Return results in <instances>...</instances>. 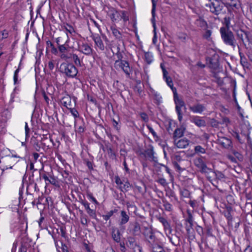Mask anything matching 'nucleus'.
<instances>
[{
	"instance_id": "49530a36",
	"label": "nucleus",
	"mask_w": 252,
	"mask_h": 252,
	"mask_svg": "<svg viewBox=\"0 0 252 252\" xmlns=\"http://www.w3.org/2000/svg\"><path fill=\"white\" fill-rule=\"evenodd\" d=\"M72 60L76 65L81 66L80 60L76 54L72 55Z\"/></svg>"
},
{
	"instance_id": "5701e85b",
	"label": "nucleus",
	"mask_w": 252,
	"mask_h": 252,
	"mask_svg": "<svg viewBox=\"0 0 252 252\" xmlns=\"http://www.w3.org/2000/svg\"><path fill=\"white\" fill-rule=\"evenodd\" d=\"M206 61L209 62L210 67L213 69H217L219 67L218 57L216 58L215 56L212 58H207Z\"/></svg>"
},
{
	"instance_id": "ea45409f",
	"label": "nucleus",
	"mask_w": 252,
	"mask_h": 252,
	"mask_svg": "<svg viewBox=\"0 0 252 252\" xmlns=\"http://www.w3.org/2000/svg\"><path fill=\"white\" fill-rule=\"evenodd\" d=\"M79 211L81 215L80 217L81 224L84 225H87L88 220L87 215L84 214L82 211L80 210Z\"/></svg>"
},
{
	"instance_id": "bf43d9fd",
	"label": "nucleus",
	"mask_w": 252,
	"mask_h": 252,
	"mask_svg": "<svg viewBox=\"0 0 252 252\" xmlns=\"http://www.w3.org/2000/svg\"><path fill=\"white\" fill-rule=\"evenodd\" d=\"M116 56L118 58V60L115 62V63H117L121 62V60H122V58H123V56L121 53L120 51L117 52L116 53Z\"/></svg>"
},
{
	"instance_id": "c756f323",
	"label": "nucleus",
	"mask_w": 252,
	"mask_h": 252,
	"mask_svg": "<svg viewBox=\"0 0 252 252\" xmlns=\"http://www.w3.org/2000/svg\"><path fill=\"white\" fill-rule=\"evenodd\" d=\"M111 30L112 31L113 35L116 37V39H118L120 41L123 40L122 34L118 29H117L115 27H111Z\"/></svg>"
},
{
	"instance_id": "473e14b6",
	"label": "nucleus",
	"mask_w": 252,
	"mask_h": 252,
	"mask_svg": "<svg viewBox=\"0 0 252 252\" xmlns=\"http://www.w3.org/2000/svg\"><path fill=\"white\" fill-rule=\"evenodd\" d=\"M172 120L171 119H168L165 121L164 126L166 127L167 131L170 134H172V129L171 128Z\"/></svg>"
},
{
	"instance_id": "393cba45",
	"label": "nucleus",
	"mask_w": 252,
	"mask_h": 252,
	"mask_svg": "<svg viewBox=\"0 0 252 252\" xmlns=\"http://www.w3.org/2000/svg\"><path fill=\"white\" fill-rule=\"evenodd\" d=\"M129 217L128 215L127 214L126 212L124 210L121 211L120 224L121 225L125 224L129 221Z\"/></svg>"
},
{
	"instance_id": "a18cd8bd",
	"label": "nucleus",
	"mask_w": 252,
	"mask_h": 252,
	"mask_svg": "<svg viewBox=\"0 0 252 252\" xmlns=\"http://www.w3.org/2000/svg\"><path fill=\"white\" fill-rule=\"evenodd\" d=\"M232 153L234 155V157L238 159L239 161H242L243 159V156L242 154H241L239 152L235 151L233 150Z\"/></svg>"
},
{
	"instance_id": "4c0bfd02",
	"label": "nucleus",
	"mask_w": 252,
	"mask_h": 252,
	"mask_svg": "<svg viewBox=\"0 0 252 252\" xmlns=\"http://www.w3.org/2000/svg\"><path fill=\"white\" fill-rule=\"evenodd\" d=\"M239 56L240 57V63L243 66L245 67L247 66L248 65V62L247 61V59L245 57V55L244 54H243L242 52L239 51Z\"/></svg>"
},
{
	"instance_id": "f8f14e48",
	"label": "nucleus",
	"mask_w": 252,
	"mask_h": 252,
	"mask_svg": "<svg viewBox=\"0 0 252 252\" xmlns=\"http://www.w3.org/2000/svg\"><path fill=\"white\" fill-rule=\"evenodd\" d=\"M217 143L225 149H229L232 147L231 140L224 137L219 138L217 140Z\"/></svg>"
},
{
	"instance_id": "c85d7f7f",
	"label": "nucleus",
	"mask_w": 252,
	"mask_h": 252,
	"mask_svg": "<svg viewBox=\"0 0 252 252\" xmlns=\"http://www.w3.org/2000/svg\"><path fill=\"white\" fill-rule=\"evenodd\" d=\"M132 225L133 226L131 230L132 234L134 235H138L140 232L141 229L139 223L138 222L135 221L132 224Z\"/></svg>"
},
{
	"instance_id": "c9c22d12",
	"label": "nucleus",
	"mask_w": 252,
	"mask_h": 252,
	"mask_svg": "<svg viewBox=\"0 0 252 252\" xmlns=\"http://www.w3.org/2000/svg\"><path fill=\"white\" fill-rule=\"evenodd\" d=\"M187 217L185 219V222L186 223H193V218L191 212L188 210L187 211Z\"/></svg>"
},
{
	"instance_id": "13d9d810",
	"label": "nucleus",
	"mask_w": 252,
	"mask_h": 252,
	"mask_svg": "<svg viewBox=\"0 0 252 252\" xmlns=\"http://www.w3.org/2000/svg\"><path fill=\"white\" fill-rule=\"evenodd\" d=\"M87 196L92 200V201L96 204H98V202L95 199V198L93 196L92 193L88 192L87 193Z\"/></svg>"
},
{
	"instance_id": "2f4dec72",
	"label": "nucleus",
	"mask_w": 252,
	"mask_h": 252,
	"mask_svg": "<svg viewBox=\"0 0 252 252\" xmlns=\"http://www.w3.org/2000/svg\"><path fill=\"white\" fill-rule=\"evenodd\" d=\"M34 175L33 174V172L32 173V176L30 177V185H33L34 189L35 191H39V189L38 188L37 185V181L36 180V179L34 178Z\"/></svg>"
},
{
	"instance_id": "052dcab7",
	"label": "nucleus",
	"mask_w": 252,
	"mask_h": 252,
	"mask_svg": "<svg viewBox=\"0 0 252 252\" xmlns=\"http://www.w3.org/2000/svg\"><path fill=\"white\" fill-rule=\"evenodd\" d=\"M147 127L148 128L150 132L152 134L153 136L155 138H158V136L157 134H156V132L154 131V130L153 129V128L149 125H147Z\"/></svg>"
},
{
	"instance_id": "39448f33",
	"label": "nucleus",
	"mask_w": 252,
	"mask_h": 252,
	"mask_svg": "<svg viewBox=\"0 0 252 252\" xmlns=\"http://www.w3.org/2000/svg\"><path fill=\"white\" fill-rule=\"evenodd\" d=\"M148 246L156 244L158 239L156 237L152 227H145L143 233Z\"/></svg>"
},
{
	"instance_id": "72a5a7b5",
	"label": "nucleus",
	"mask_w": 252,
	"mask_h": 252,
	"mask_svg": "<svg viewBox=\"0 0 252 252\" xmlns=\"http://www.w3.org/2000/svg\"><path fill=\"white\" fill-rule=\"evenodd\" d=\"M183 108H178V107H175L176 112L178 116V120L180 122V123L183 122V112L182 110Z\"/></svg>"
},
{
	"instance_id": "423d86ee",
	"label": "nucleus",
	"mask_w": 252,
	"mask_h": 252,
	"mask_svg": "<svg viewBox=\"0 0 252 252\" xmlns=\"http://www.w3.org/2000/svg\"><path fill=\"white\" fill-rule=\"evenodd\" d=\"M155 152L154 148L151 145H149L148 147L143 152H141L140 155H143L145 158H147L152 161L157 162V158L154 156Z\"/></svg>"
},
{
	"instance_id": "a211bd4d",
	"label": "nucleus",
	"mask_w": 252,
	"mask_h": 252,
	"mask_svg": "<svg viewBox=\"0 0 252 252\" xmlns=\"http://www.w3.org/2000/svg\"><path fill=\"white\" fill-rule=\"evenodd\" d=\"M180 124L181 126L177 128L175 130H174V138H180L184 135V132L186 130V125L184 123Z\"/></svg>"
},
{
	"instance_id": "c03bdc74",
	"label": "nucleus",
	"mask_w": 252,
	"mask_h": 252,
	"mask_svg": "<svg viewBox=\"0 0 252 252\" xmlns=\"http://www.w3.org/2000/svg\"><path fill=\"white\" fill-rule=\"evenodd\" d=\"M194 151L196 154H204L206 153L205 149L200 145L196 146L194 147Z\"/></svg>"
},
{
	"instance_id": "dca6fc26",
	"label": "nucleus",
	"mask_w": 252,
	"mask_h": 252,
	"mask_svg": "<svg viewBox=\"0 0 252 252\" xmlns=\"http://www.w3.org/2000/svg\"><path fill=\"white\" fill-rule=\"evenodd\" d=\"M189 109L191 111L196 113H201L205 110V106L203 104L200 103H197L192 106L189 105Z\"/></svg>"
},
{
	"instance_id": "de8ad7c7",
	"label": "nucleus",
	"mask_w": 252,
	"mask_h": 252,
	"mask_svg": "<svg viewBox=\"0 0 252 252\" xmlns=\"http://www.w3.org/2000/svg\"><path fill=\"white\" fill-rule=\"evenodd\" d=\"M51 44V52L52 54H54L55 55H56L57 54V53H58V51L57 50V49L55 47L53 43L52 42H51L50 41H47V45H49V44Z\"/></svg>"
},
{
	"instance_id": "e2e57ef3",
	"label": "nucleus",
	"mask_w": 252,
	"mask_h": 252,
	"mask_svg": "<svg viewBox=\"0 0 252 252\" xmlns=\"http://www.w3.org/2000/svg\"><path fill=\"white\" fill-rule=\"evenodd\" d=\"M211 33H212L211 31L208 30L205 32V33L204 34L203 37L205 39L209 40L211 35Z\"/></svg>"
},
{
	"instance_id": "4468645a",
	"label": "nucleus",
	"mask_w": 252,
	"mask_h": 252,
	"mask_svg": "<svg viewBox=\"0 0 252 252\" xmlns=\"http://www.w3.org/2000/svg\"><path fill=\"white\" fill-rule=\"evenodd\" d=\"M177 139L174 138V150L177 148H185L189 144V141L187 139H182L176 141Z\"/></svg>"
},
{
	"instance_id": "cd10ccee",
	"label": "nucleus",
	"mask_w": 252,
	"mask_h": 252,
	"mask_svg": "<svg viewBox=\"0 0 252 252\" xmlns=\"http://www.w3.org/2000/svg\"><path fill=\"white\" fill-rule=\"evenodd\" d=\"M193 223H186V229L188 235L189 237L194 236V230L193 228Z\"/></svg>"
},
{
	"instance_id": "0e129e2a",
	"label": "nucleus",
	"mask_w": 252,
	"mask_h": 252,
	"mask_svg": "<svg viewBox=\"0 0 252 252\" xmlns=\"http://www.w3.org/2000/svg\"><path fill=\"white\" fill-rule=\"evenodd\" d=\"M60 231L61 233V236L62 237L65 238L66 237V230L65 227L61 226L60 227Z\"/></svg>"
},
{
	"instance_id": "e433bc0d",
	"label": "nucleus",
	"mask_w": 252,
	"mask_h": 252,
	"mask_svg": "<svg viewBox=\"0 0 252 252\" xmlns=\"http://www.w3.org/2000/svg\"><path fill=\"white\" fill-rule=\"evenodd\" d=\"M184 162H180L179 163L175 162L174 161V168L177 169V171L180 172L181 171L185 170L186 167L183 165Z\"/></svg>"
},
{
	"instance_id": "3c124183",
	"label": "nucleus",
	"mask_w": 252,
	"mask_h": 252,
	"mask_svg": "<svg viewBox=\"0 0 252 252\" xmlns=\"http://www.w3.org/2000/svg\"><path fill=\"white\" fill-rule=\"evenodd\" d=\"M20 70L19 67L15 71L14 74V83L16 84L18 83V73Z\"/></svg>"
},
{
	"instance_id": "680f3d73",
	"label": "nucleus",
	"mask_w": 252,
	"mask_h": 252,
	"mask_svg": "<svg viewBox=\"0 0 252 252\" xmlns=\"http://www.w3.org/2000/svg\"><path fill=\"white\" fill-rule=\"evenodd\" d=\"M210 125L212 127H217L219 126V123L215 119L213 118L211 119Z\"/></svg>"
},
{
	"instance_id": "6ab92c4d",
	"label": "nucleus",
	"mask_w": 252,
	"mask_h": 252,
	"mask_svg": "<svg viewBox=\"0 0 252 252\" xmlns=\"http://www.w3.org/2000/svg\"><path fill=\"white\" fill-rule=\"evenodd\" d=\"M92 37L93 38V39L95 42V44L98 47V48L101 50L103 51L105 49V46L104 45L102 42V40H101L100 37L99 36V35H92Z\"/></svg>"
},
{
	"instance_id": "f704fd0d",
	"label": "nucleus",
	"mask_w": 252,
	"mask_h": 252,
	"mask_svg": "<svg viewBox=\"0 0 252 252\" xmlns=\"http://www.w3.org/2000/svg\"><path fill=\"white\" fill-rule=\"evenodd\" d=\"M115 8L113 7L109 8V10L107 12V14L110 17L111 20L113 22H115Z\"/></svg>"
},
{
	"instance_id": "864d4df0",
	"label": "nucleus",
	"mask_w": 252,
	"mask_h": 252,
	"mask_svg": "<svg viewBox=\"0 0 252 252\" xmlns=\"http://www.w3.org/2000/svg\"><path fill=\"white\" fill-rule=\"evenodd\" d=\"M115 181L116 184L119 186V187L121 186H122L123 184V180L122 181L120 178L118 176H116L115 177Z\"/></svg>"
},
{
	"instance_id": "bb28decb",
	"label": "nucleus",
	"mask_w": 252,
	"mask_h": 252,
	"mask_svg": "<svg viewBox=\"0 0 252 252\" xmlns=\"http://www.w3.org/2000/svg\"><path fill=\"white\" fill-rule=\"evenodd\" d=\"M81 49V52L86 55H90L92 53L93 49L88 44H83Z\"/></svg>"
},
{
	"instance_id": "8fccbe9b",
	"label": "nucleus",
	"mask_w": 252,
	"mask_h": 252,
	"mask_svg": "<svg viewBox=\"0 0 252 252\" xmlns=\"http://www.w3.org/2000/svg\"><path fill=\"white\" fill-rule=\"evenodd\" d=\"M87 213L90 215V217H92L94 219H95V220H97L96 218V215L95 213V211L93 209H91V208L88 210Z\"/></svg>"
},
{
	"instance_id": "1a4fd4ad",
	"label": "nucleus",
	"mask_w": 252,
	"mask_h": 252,
	"mask_svg": "<svg viewBox=\"0 0 252 252\" xmlns=\"http://www.w3.org/2000/svg\"><path fill=\"white\" fill-rule=\"evenodd\" d=\"M174 103L176 107L183 108L185 112L186 111V107L185 103L183 99L182 96H179L176 91V89L174 88Z\"/></svg>"
},
{
	"instance_id": "9b49d317",
	"label": "nucleus",
	"mask_w": 252,
	"mask_h": 252,
	"mask_svg": "<svg viewBox=\"0 0 252 252\" xmlns=\"http://www.w3.org/2000/svg\"><path fill=\"white\" fill-rule=\"evenodd\" d=\"M195 165L200 169L202 173L207 172V170L208 169L205 163L203 160L202 157L195 158L193 160Z\"/></svg>"
},
{
	"instance_id": "b1692460",
	"label": "nucleus",
	"mask_w": 252,
	"mask_h": 252,
	"mask_svg": "<svg viewBox=\"0 0 252 252\" xmlns=\"http://www.w3.org/2000/svg\"><path fill=\"white\" fill-rule=\"evenodd\" d=\"M112 237L116 243H120L122 234L118 229L113 228L112 229Z\"/></svg>"
},
{
	"instance_id": "37998d69",
	"label": "nucleus",
	"mask_w": 252,
	"mask_h": 252,
	"mask_svg": "<svg viewBox=\"0 0 252 252\" xmlns=\"http://www.w3.org/2000/svg\"><path fill=\"white\" fill-rule=\"evenodd\" d=\"M68 110H69L70 112L73 115L75 119L79 117V114L78 111L73 107H70L68 108Z\"/></svg>"
},
{
	"instance_id": "338daca9",
	"label": "nucleus",
	"mask_w": 252,
	"mask_h": 252,
	"mask_svg": "<svg viewBox=\"0 0 252 252\" xmlns=\"http://www.w3.org/2000/svg\"><path fill=\"white\" fill-rule=\"evenodd\" d=\"M27 252V245L26 244L21 243L20 247V252Z\"/></svg>"
},
{
	"instance_id": "4be33fe9",
	"label": "nucleus",
	"mask_w": 252,
	"mask_h": 252,
	"mask_svg": "<svg viewBox=\"0 0 252 252\" xmlns=\"http://www.w3.org/2000/svg\"><path fill=\"white\" fill-rule=\"evenodd\" d=\"M152 252H160L163 250L161 242L158 240L157 241L156 244H152V245H149Z\"/></svg>"
},
{
	"instance_id": "412c9836",
	"label": "nucleus",
	"mask_w": 252,
	"mask_h": 252,
	"mask_svg": "<svg viewBox=\"0 0 252 252\" xmlns=\"http://www.w3.org/2000/svg\"><path fill=\"white\" fill-rule=\"evenodd\" d=\"M162 72L164 79L165 80L168 86L170 87L172 91L173 92V83L172 78L169 76H168V72L166 69H163Z\"/></svg>"
},
{
	"instance_id": "7c9ffc66",
	"label": "nucleus",
	"mask_w": 252,
	"mask_h": 252,
	"mask_svg": "<svg viewBox=\"0 0 252 252\" xmlns=\"http://www.w3.org/2000/svg\"><path fill=\"white\" fill-rule=\"evenodd\" d=\"M134 187L139 193H143L146 191L145 185L142 182H140L139 185L135 184Z\"/></svg>"
},
{
	"instance_id": "f257e3e1",
	"label": "nucleus",
	"mask_w": 252,
	"mask_h": 252,
	"mask_svg": "<svg viewBox=\"0 0 252 252\" xmlns=\"http://www.w3.org/2000/svg\"><path fill=\"white\" fill-rule=\"evenodd\" d=\"M206 6L209 7L210 11L215 15L226 13V8L223 0H212Z\"/></svg>"
},
{
	"instance_id": "79ce46f5",
	"label": "nucleus",
	"mask_w": 252,
	"mask_h": 252,
	"mask_svg": "<svg viewBox=\"0 0 252 252\" xmlns=\"http://www.w3.org/2000/svg\"><path fill=\"white\" fill-rule=\"evenodd\" d=\"M144 57L145 61L148 64H150L152 63L153 61L152 55L150 52H145L144 54Z\"/></svg>"
},
{
	"instance_id": "2eb2a0df",
	"label": "nucleus",
	"mask_w": 252,
	"mask_h": 252,
	"mask_svg": "<svg viewBox=\"0 0 252 252\" xmlns=\"http://www.w3.org/2000/svg\"><path fill=\"white\" fill-rule=\"evenodd\" d=\"M191 122L198 127H204L206 125L205 121L199 116L192 117Z\"/></svg>"
},
{
	"instance_id": "f3484780",
	"label": "nucleus",
	"mask_w": 252,
	"mask_h": 252,
	"mask_svg": "<svg viewBox=\"0 0 252 252\" xmlns=\"http://www.w3.org/2000/svg\"><path fill=\"white\" fill-rule=\"evenodd\" d=\"M119 65L126 75H129L131 73V69L127 61L121 60Z\"/></svg>"
},
{
	"instance_id": "0eeeda50",
	"label": "nucleus",
	"mask_w": 252,
	"mask_h": 252,
	"mask_svg": "<svg viewBox=\"0 0 252 252\" xmlns=\"http://www.w3.org/2000/svg\"><path fill=\"white\" fill-rule=\"evenodd\" d=\"M159 220L160 222H161L163 225L164 226V228L165 232L166 233V235L168 236L170 241L172 243V244H173V242L172 241V228L170 226V224L167 221V220L163 217H160L159 219Z\"/></svg>"
},
{
	"instance_id": "7ed1b4c3",
	"label": "nucleus",
	"mask_w": 252,
	"mask_h": 252,
	"mask_svg": "<svg viewBox=\"0 0 252 252\" xmlns=\"http://www.w3.org/2000/svg\"><path fill=\"white\" fill-rule=\"evenodd\" d=\"M60 70L62 73L70 78L75 77L78 73V69L72 63H62Z\"/></svg>"
},
{
	"instance_id": "69168bd1",
	"label": "nucleus",
	"mask_w": 252,
	"mask_h": 252,
	"mask_svg": "<svg viewBox=\"0 0 252 252\" xmlns=\"http://www.w3.org/2000/svg\"><path fill=\"white\" fill-rule=\"evenodd\" d=\"M233 136L236 138L241 143H243V141L241 139L240 136L238 132L236 131H233L232 134Z\"/></svg>"
},
{
	"instance_id": "6e6d98bb",
	"label": "nucleus",
	"mask_w": 252,
	"mask_h": 252,
	"mask_svg": "<svg viewBox=\"0 0 252 252\" xmlns=\"http://www.w3.org/2000/svg\"><path fill=\"white\" fill-rule=\"evenodd\" d=\"M58 48L59 52L61 53H64L67 50V48L65 46V45L59 44Z\"/></svg>"
},
{
	"instance_id": "9d476101",
	"label": "nucleus",
	"mask_w": 252,
	"mask_h": 252,
	"mask_svg": "<svg viewBox=\"0 0 252 252\" xmlns=\"http://www.w3.org/2000/svg\"><path fill=\"white\" fill-rule=\"evenodd\" d=\"M126 245L130 249L134 250L136 248L139 252H142V247L137 244L135 239L134 237H128L127 240L126 242Z\"/></svg>"
},
{
	"instance_id": "09e8293b",
	"label": "nucleus",
	"mask_w": 252,
	"mask_h": 252,
	"mask_svg": "<svg viewBox=\"0 0 252 252\" xmlns=\"http://www.w3.org/2000/svg\"><path fill=\"white\" fill-rule=\"evenodd\" d=\"M224 20V24L225 27H224L225 29H230V18L229 17H225L223 19Z\"/></svg>"
},
{
	"instance_id": "6e6552de",
	"label": "nucleus",
	"mask_w": 252,
	"mask_h": 252,
	"mask_svg": "<svg viewBox=\"0 0 252 252\" xmlns=\"http://www.w3.org/2000/svg\"><path fill=\"white\" fill-rule=\"evenodd\" d=\"M115 22L123 20L124 23L129 20L127 11L124 10H117L115 9Z\"/></svg>"
},
{
	"instance_id": "aec40b11",
	"label": "nucleus",
	"mask_w": 252,
	"mask_h": 252,
	"mask_svg": "<svg viewBox=\"0 0 252 252\" xmlns=\"http://www.w3.org/2000/svg\"><path fill=\"white\" fill-rule=\"evenodd\" d=\"M226 9L230 10V8L238 9L240 7V1L239 0H231L230 2H225Z\"/></svg>"
},
{
	"instance_id": "5fc2aeb1",
	"label": "nucleus",
	"mask_w": 252,
	"mask_h": 252,
	"mask_svg": "<svg viewBox=\"0 0 252 252\" xmlns=\"http://www.w3.org/2000/svg\"><path fill=\"white\" fill-rule=\"evenodd\" d=\"M80 202H81V203L82 205H84V206L85 207V209H86L87 211L88 210H89V209H90V208L89 207V203L87 201L83 200L81 198H80Z\"/></svg>"
},
{
	"instance_id": "a19ab883",
	"label": "nucleus",
	"mask_w": 252,
	"mask_h": 252,
	"mask_svg": "<svg viewBox=\"0 0 252 252\" xmlns=\"http://www.w3.org/2000/svg\"><path fill=\"white\" fill-rule=\"evenodd\" d=\"M237 35L238 38L241 39L242 42L244 44V40L245 39V31L242 30L238 31Z\"/></svg>"
},
{
	"instance_id": "ddd939ff",
	"label": "nucleus",
	"mask_w": 252,
	"mask_h": 252,
	"mask_svg": "<svg viewBox=\"0 0 252 252\" xmlns=\"http://www.w3.org/2000/svg\"><path fill=\"white\" fill-rule=\"evenodd\" d=\"M73 103L71 102V98L69 95H66L63 96L62 100V104L68 109L70 107H74L75 105V100L74 99Z\"/></svg>"
},
{
	"instance_id": "a878e982",
	"label": "nucleus",
	"mask_w": 252,
	"mask_h": 252,
	"mask_svg": "<svg viewBox=\"0 0 252 252\" xmlns=\"http://www.w3.org/2000/svg\"><path fill=\"white\" fill-rule=\"evenodd\" d=\"M123 184L119 187V189L121 191L126 192L129 190V189L132 186L129 183L128 181L126 180H123Z\"/></svg>"
},
{
	"instance_id": "4d7b16f0",
	"label": "nucleus",
	"mask_w": 252,
	"mask_h": 252,
	"mask_svg": "<svg viewBox=\"0 0 252 252\" xmlns=\"http://www.w3.org/2000/svg\"><path fill=\"white\" fill-rule=\"evenodd\" d=\"M245 39L249 43L252 42V36L250 35L249 32H245Z\"/></svg>"
},
{
	"instance_id": "774afa93",
	"label": "nucleus",
	"mask_w": 252,
	"mask_h": 252,
	"mask_svg": "<svg viewBox=\"0 0 252 252\" xmlns=\"http://www.w3.org/2000/svg\"><path fill=\"white\" fill-rule=\"evenodd\" d=\"M87 166L90 170H93V163L89 160H84Z\"/></svg>"
},
{
	"instance_id": "f03ea898",
	"label": "nucleus",
	"mask_w": 252,
	"mask_h": 252,
	"mask_svg": "<svg viewBox=\"0 0 252 252\" xmlns=\"http://www.w3.org/2000/svg\"><path fill=\"white\" fill-rule=\"evenodd\" d=\"M220 32L221 38L225 44L230 46L233 48H235L236 45H237L238 48H239L234 34L230 29H225L224 27H222L220 29Z\"/></svg>"
},
{
	"instance_id": "603ef678",
	"label": "nucleus",
	"mask_w": 252,
	"mask_h": 252,
	"mask_svg": "<svg viewBox=\"0 0 252 252\" xmlns=\"http://www.w3.org/2000/svg\"><path fill=\"white\" fill-rule=\"evenodd\" d=\"M134 91L137 93L139 95H141L142 92V89L141 87L138 85H136L133 88Z\"/></svg>"
},
{
	"instance_id": "20e7f679",
	"label": "nucleus",
	"mask_w": 252,
	"mask_h": 252,
	"mask_svg": "<svg viewBox=\"0 0 252 252\" xmlns=\"http://www.w3.org/2000/svg\"><path fill=\"white\" fill-rule=\"evenodd\" d=\"M34 171L37 172V176H39L38 178H36L37 182L41 181V178H43L45 180L46 185L51 184L55 186H58V182L56 178L50 173L45 172L41 174L40 171H37V169H34L33 172Z\"/></svg>"
},
{
	"instance_id": "58836bf2",
	"label": "nucleus",
	"mask_w": 252,
	"mask_h": 252,
	"mask_svg": "<svg viewBox=\"0 0 252 252\" xmlns=\"http://www.w3.org/2000/svg\"><path fill=\"white\" fill-rule=\"evenodd\" d=\"M155 5L154 4V7H152V18L151 19L152 23L153 24V26L154 28V32H155L156 30V20H155Z\"/></svg>"
}]
</instances>
